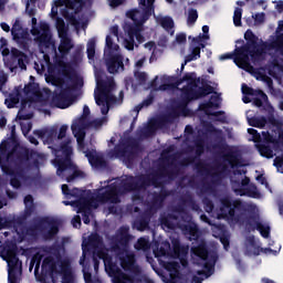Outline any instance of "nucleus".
Segmentation results:
<instances>
[{"label": "nucleus", "instance_id": "1", "mask_svg": "<svg viewBox=\"0 0 283 283\" xmlns=\"http://www.w3.org/2000/svg\"><path fill=\"white\" fill-rule=\"evenodd\" d=\"M170 160H175V157L166 156L163 158V164H159L156 171L148 175H126L124 178L119 179V181H114L113 184L108 185V187H114L127 193H139L142 191H146L150 187L159 189L163 186L161 179L174 181L178 176V170L171 168L174 167V161Z\"/></svg>", "mask_w": 283, "mask_h": 283}, {"label": "nucleus", "instance_id": "2", "mask_svg": "<svg viewBox=\"0 0 283 283\" xmlns=\"http://www.w3.org/2000/svg\"><path fill=\"white\" fill-rule=\"evenodd\" d=\"M244 40H247V44L234 49V54H222L220 60L227 61L233 59L238 67L253 70V66L250 64V59L253 63L260 61L264 53V46L258 43V36L254 35L251 30L244 32Z\"/></svg>", "mask_w": 283, "mask_h": 283}, {"label": "nucleus", "instance_id": "3", "mask_svg": "<svg viewBox=\"0 0 283 283\" xmlns=\"http://www.w3.org/2000/svg\"><path fill=\"white\" fill-rule=\"evenodd\" d=\"M130 238L129 227L122 226L116 234L111 237V251L119 256L122 270L136 273V255L134 253H126V250L129 248ZM124 253H126V255H124Z\"/></svg>", "mask_w": 283, "mask_h": 283}, {"label": "nucleus", "instance_id": "4", "mask_svg": "<svg viewBox=\"0 0 283 283\" xmlns=\"http://www.w3.org/2000/svg\"><path fill=\"white\" fill-rule=\"evenodd\" d=\"M71 144L72 139L70 138L62 142L57 151L62 153L63 157L57 156V158L53 159V166L57 167V177L65 179L69 184L83 175L81 170L75 169V165L72 161L74 149L70 146Z\"/></svg>", "mask_w": 283, "mask_h": 283}, {"label": "nucleus", "instance_id": "5", "mask_svg": "<svg viewBox=\"0 0 283 283\" xmlns=\"http://www.w3.org/2000/svg\"><path fill=\"white\" fill-rule=\"evenodd\" d=\"M39 232L42 233V237L45 240H54L59 234V222L49 217L41 218L34 224L25 228L24 235L32 240H36L39 238Z\"/></svg>", "mask_w": 283, "mask_h": 283}, {"label": "nucleus", "instance_id": "6", "mask_svg": "<svg viewBox=\"0 0 283 283\" xmlns=\"http://www.w3.org/2000/svg\"><path fill=\"white\" fill-rule=\"evenodd\" d=\"M96 256L104 262V270L106 274L113 279V283H133L134 277L124 273L116 263L113 261V256L105 251V249H92Z\"/></svg>", "mask_w": 283, "mask_h": 283}, {"label": "nucleus", "instance_id": "7", "mask_svg": "<svg viewBox=\"0 0 283 283\" xmlns=\"http://www.w3.org/2000/svg\"><path fill=\"white\" fill-rule=\"evenodd\" d=\"M220 212H222L223 219L231 221L233 223H240L247 208L240 199L232 200L229 197L220 199Z\"/></svg>", "mask_w": 283, "mask_h": 283}, {"label": "nucleus", "instance_id": "8", "mask_svg": "<svg viewBox=\"0 0 283 283\" xmlns=\"http://www.w3.org/2000/svg\"><path fill=\"white\" fill-rule=\"evenodd\" d=\"M8 263V283H18V273H21V261L18 258L17 244H9L2 251Z\"/></svg>", "mask_w": 283, "mask_h": 283}, {"label": "nucleus", "instance_id": "9", "mask_svg": "<svg viewBox=\"0 0 283 283\" xmlns=\"http://www.w3.org/2000/svg\"><path fill=\"white\" fill-rule=\"evenodd\" d=\"M97 93L94 94V101L97 106H105L107 102H116V96L112 92L116 88L114 77L107 80H96Z\"/></svg>", "mask_w": 283, "mask_h": 283}, {"label": "nucleus", "instance_id": "10", "mask_svg": "<svg viewBox=\"0 0 283 283\" xmlns=\"http://www.w3.org/2000/svg\"><path fill=\"white\" fill-rule=\"evenodd\" d=\"M205 150H206L205 138L197 137L195 139V154H196V156L185 158L182 160V165H185V166L192 165V164L196 163V160H199L195 165L197 172H199V175H208L209 174L208 164H205V161L199 159L205 154Z\"/></svg>", "mask_w": 283, "mask_h": 283}, {"label": "nucleus", "instance_id": "11", "mask_svg": "<svg viewBox=\"0 0 283 283\" xmlns=\"http://www.w3.org/2000/svg\"><path fill=\"white\" fill-rule=\"evenodd\" d=\"M57 31L60 35H63L59 44L60 56L66 57L70 51L74 50V42L67 36V28L65 27L64 19H57Z\"/></svg>", "mask_w": 283, "mask_h": 283}, {"label": "nucleus", "instance_id": "12", "mask_svg": "<svg viewBox=\"0 0 283 283\" xmlns=\"http://www.w3.org/2000/svg\"><path fill=\"white\" fill-rule=\"evenodd\" d=\"M127 193V191L116 189L114 186H106V190L97 195V200L104 203L118 205L120 203V197Z\"/></svg>", "mask_w": 283, "mask_h": 283}, {"label": "nucleus", "instance_id": "13", "mask_svg": "<svg viewBox=\"0 0 283 283\" xmlns=\"http://www.w3.org/2000/svg\"><path fill=\"white\" fill-rule=\"evenodd\" d=\"M248 134L252 136V140L254 144L260 145H279L280 140L276 137H273V135L270 134V132H263L258 133L254 128H248Z\"/></svg>", "mask_w": 283, "mask_h": 283}, {"label": "nucleus", "instance_id": "14", "mask_svg": "<svg viewBox=\"0 0 283 283\" xmlns=\"http://www.w3.org/2000/svg\"><path fill=\"white\" fill-rule=\"evenodd\" d=\"M104 247L105 244L103 242V238L98 233L90 234L88 242H86V244L82 247L83 255L82 259H80V264H84L86 251L103 249Z\"/></svg>", "mask_w": 283, "mask_h": 283}, {"label": "nucleus", "instance_id": "15", "mask_svg": "<svg viewBox=\"0 0 283 283\" xmlns=\"http://www.w3.org/2000/svg\"><path fill=\"white\" fill-rule=\"evenodd\" d=\"M247 229L248 231H251V232H253L254 230H258V232H260L261 237L264 239H269L271 234L270 226L261 223L258 220V218L254 216H251L248 218Z\"/></svg>", "mask_w": 283, "mask_h": 283}, {"label": "nucleus", "instance_id": "16", "mask_svg": "<svg viewBox=\"0 0 283 283\" xmlns=\"http://www.w3.org/2000/svg\"><path fill=\"white\" fill-rule=\"evenodd\" d=\"M196 88L198 86H182L181 88V103H179V107L186 108L189 103L192 101H198L201 98V96L197 93Z\"/></svg>", "mask_w": 283, "mask_h": 283}, {"label": "nucleus", "instance_id": "17", "mask_svg": "<svg viewBox=\"0 0 283 283\" xmlns=\"http://www.w3.org/2000/svg\"><path fill=\"white\" fill-rule=\"evenodd\" d=\"M170 196H171L170 190H167V188H164V187H161L159 192L157 191L151 192L150 209L158 210L164 208L165 201Z\"/></svg>", "mask_w": 283, "mask_h": 283}, {"label": "nucleus", "instance_id": "18", "mask_svg": "<svg viewBox=\"0 0 283 283\" xmlns=\"http://www.w3.org/2000/svg\"><path fill=\"white\" fill-rule=\"evenodd\" d=\"M124 59L120 54H108L106 57V69L109 74H116L124 71Z\"/></svg>", "mask_w": 283, "mask_h": 283}, {"label": "nucleus", "instance_id": "19", "mask_svg": "<svg viewBox=\"0 0 283 283\" xmlns=\"http://www.w3.org/2000/svg\"><path fill=\"white\" fill-rule=\"evenodd\" d=\"M52 105L57 107L59 109H66L70 105V88H62L60 93L53 95Z\"/></svg>", "mask_w": 283, "mask_h": 283}, {"label": "nucleus", "instance_id": "20", "mask_svg": "<svg viewBox=\"0 0 283 283\" xmlns=\"http://www.w3.org/2000/svg\"><path fill=\"white\" fill-rule=\"evenodd\" d=\"M63 205L66 207H74L77 209V211H84L88 208H96L95 199L94 198H86V197H80L78 200L73 201H63Z\"/></svg>", "mask_w": 283, "mask_h": 283}, {"label": "nucleus", "instance_id": "21", "mask_svg": "<svg viewBox=\"0 0 283 283\" xmlns=\"http://www.w3.org/2000/svg\"><path fill=\"white\" fill-rule=\"evenodd\" d=\"M218 97L212 95L210 96V101L207 103H200L199 105V111L203 112V114L208 116H213V117H219L224 114V112L219 111V112H212V108L218 109L219 108V103H217Z\"/></svg>", "mask_w": 283, "mask_h": 283}, {"label": "nucleus", "instance_id": "22", "mask_svg": "<svg viewBox=\"0 0 283 283\" xmlns=\"http://www.w3.org/2000/svg\"><path fill=\"white\" fill-rule=\"evenodd\" d=\"M190 253L202 261H210L212 258L218 260V255L214 252H210L205 243H200L197 247L190 248Z\"/></svg>", "mask_w": 283, "mask_h": 283}, {"label": "nucleus", "instance_id": "23", "mask_svg": "<svg viewBox=\"0 0 283 283\" xmlns=\"http://www.w3.org/2000/svg\"><path fill=\"white\" fill-rule=\"evenodd\" d=\"M11 35H13V40L20 44L21 50H29L30 46L27 42V33L23 32V28L20 24H13V28H11Z\"/></svg>", "mask_w": 283, "mask_h": 283}, {"label": "nucleus", "instance_id": "24", "mask_svg": "<svg viewBox=\"0 0 283 283\" xmlns=\"http://www.w3.org/2000/svg\"><path fill=\"white\" fill-rule=\"evenodd\" d=\"M223 158L232 169L244 167L242 155L239 150L228 149Z\"/></svg>", "mask_w": 283, "mask_h": 283}, {"label": "nucleus", "instance_id": "25", "mask_svg": "<svg viewBox=\"0 0 283 283\" xmlns=\"http://www.w3.org/2000/svg\"><path fill=\"white\" fill-rule=\"evenodd\" d=\"M142 29L139 24H132L127 29V35L128 38L124 40V43L126 44V50L134 51V46L136 45V42L134 41L135 35H142L140 33Z\"/></svg>", "mask_w": 283, "mask_h": 283}, {"label": "nucleus", "instance_id": "26", "mask_svg": "<svg viewBox=\"0 0 283 283\" xmlns=\"http://www.w3.org/2000/svg\"><path fill=\"white\" fill-rule=\"evenodd\" d=\"M62 275V283H74V273L70 266L69 260L60 261V273Z\"/></svg>", "mask_w": 283, "mask_h": 283}, {"label": "nucleus", "instance_id": "27", "mask_svg": "<svg viewBox=\"0 0 283 283\" xmlns=\"http://www.w3.org/2000/svg\"><path fill=\"white\" fill-rule=\"evenodd\" d=\"M34 156H36V151L24 149L13 153V156H11V161H14L18 165H23L24 163L30 161V159Z\"/></svg>", "mask_w": 283, "mask_h": 283}, {"label": "nucleus", "instance_id": "28", "mask_svg": "<svg viewBox=\"0 0 283 283\" xmlns=\"http://www.w3.org/2000/svg\"><path fill=\"white\" fill-rule=\"evenodd\" d=\"M268 252H273V249L266 248L263 249L261 248L256 241L254 240V237H250L248 239V247H247V253L248 255H254L258 256L261 253H268Z\"/></svg>", "mask_w": 283, "mask_h": 283}, {"label": "nucleus", "instance_id": "29", "mask_svg": "<svg viewBox=\"0 0 283 283\" xmlns=\"http://www.w3.org/2000/svg\"><path fill=\"white\" fill-rule=\"evenodd\" d=\"M203 270H197V276H202L203 279H209L213 274V266H216L217 259L212 256L210 260L203 261Z\"/></svg>", "mask_w": 283, "mask_h": 283}, {"label": "nucleus", "instance_id": "30", "mask_svg": "<svg viewBox=\"0 0 283 283\" xmlns=\"http://www.w3.org/2000/svg\"><path fill=\"white\" fill-rule=\"evenodd\" d=\"M85 157L88 158L91 167H96V168L106 167L105 158L103 156L96 155L95 151L86 150Z\"/></svg>", "mask_w": 283, "mask_h": 283}, {"label": "nucleus", "instance_id": "31", "mask_svg": "<svg viewBox=\"0 0 283 283\" xmlns=\"http://www.w3.org/2000/svg\"><path fill=\"white\" fill-rule=\"evenodd\" d=\"M241 94H243L244 96H260V98H263L264 102H268L266 93L261 90H254L247 84L241 85Z\"/></svg>", "mask_w": 283, "mask_h": 283}, {"label": "nucleus", "instance_id": "32", "mask_svg": "<svg viewBox=\"0 0 283 283\" xmlns=\"http://www.w3.org/2000/svg\"><path fill=\"white\" fill-rule=\"evenodd\" d=\"M188 82V86L198 87V84L201 82V78L197 77L196 73H186L185 76L176 81V85L180 86L182 83Z\"/></svg>", "mask_w": 283, "mask_h": 283}, {"label": "nucleus", "instance_id": "33", "mask_svg": "<svg viewBox=\"0 0 283 283\" xmlns=\"http://www.w3.org/2000/svg\"><path fill=\"white\" fill-rule=\"evenodd\" d=\"M180 201L182 206L189 207L192 211H201V207H199L198 202H196L195 198L190 192H187L185 196H182L180 198Z\"/></svg>", "mask_w": 283, "mask_h": 283}, {"label": "nucleus", "instance_id": "34", "mask_svg": "<svg viewBox=\"0 0 283 283\" xmlns=\"http://www.w3.org/2000/svg\"><path fill=\"white\" fill-rule=\"evenodd\" d=\"M279 29L283 31V21L279 22ZM272 49L281 53V56H283V33L277 34L275 40L272 41Z\"/></svg>", "mask_w": 283, "mask_h": 283}, {"label": "nucleus", "instance_id": "35", "mask_svg": "<svg viewBox=\"0 0 283 283\" xmlns=\"http://www.w3.org/2000/svg\"><path fill=\"white\" fill-rule=\"evenodd\" d=\"M11 158H0V169L4 175L13 177L14 168L10 165Z\"/></svg>", "mask_w": 283, "mask_h": 283}, {"label": "nucleus", "instance_id": "36", "mask_svg": "<svg viewBox=\"0 0 283 283\" xmlns=\"http://www.w3.org/2000/svg\"><path fill=\"white\" fill-rule=\"evenodd\" d=\"M256 149L260 151V155L264 158L271 159L274 157L273 148L270 146V144H256Z\"/></svg>", "mask_w": 283, "mask_h": 283}, {"label": "nucleus", "instance_id": "37", "mask_svg": "<svg viewBox=\"0 0 283 283\" xmlns=\"http://www.w3.org/2000/svg\"><path fill=\"white\" fill-rule=\"evenodd\" d=\"M181 230L185 231L192 238V240H198L199 238V229L198 226L193 222H190L189 224H182Z\"/></svg>", "mask_w": 283, "mask_h": 283}, {"label": "nucleus", "instance_id": "38", "mask_svg": "<svg viewBox=\"0 0 283 283\" xmlns=\"http://www.w3.org/2000/svg\"><path fill=\"white\" fill-rule=\"evenodd\" d=\"M10 150V143L7 140L0 144V159H11L13 157V151Z\"/></svg>", "mask_w": 283, "mask_h": 283}, {"label": "nucleus", "instance_id": "39", "mask_svg": "<svg viewBox=\"0 0 283 283\" xmlns=\"http://www.w3.org/2000/svg\"><path fill=\"white\" fill-rule=\"evenodd\" d=\"M23 92L25 96H39L41 94V91L39 90V84L36 83L25 84Z\"/></svg>", "mask_w": 283, "mask_h": 283}, {"label": "nucleus", "instance_id": "40", "mask_svg": "<svg viewBox=\"0 0 283 283\" xmlns=\"http://www.w3.org/2000/svg\"><path fill=\"white\" fill-rule=\"evenodd\" d=\"M248 124L253 128H264L268 124L266 117H252L248 119Z\"/></svg>", "mask_w": 283, "mask_h": 283}, {"label": "nucleus", "instance_id": "41", "mask_svg": "<svg viewBox=\"0 0 283 283\" xmlns=\"http://www.w3.org/2000/svg\"><path fill=\"white\" fill-rule=\"evenodd\" d=\"M57 66L62 70V75L66 80H72V66L64 61H59Z\"/></svg>", "mask_w": 283, "mask_h": 283}, {"label": "nucleus", "instance_id": "42", "mask_svg": "<svg viewBox=\"0 0 283 283\" xmlns=\"http://www.w3.org/2000/svg\"><path fill=\"white\" fill-rule=\"evenodd\" d=\"M196 92L201 98H205L206 96L213 94V87L210 84H206L202 86H197Z\"/></svg>", "mask_w": 283, "mask_h": 283}, {"label": "nucleus", "instance_id": "43", "mask_svg": "<svg viewBox=\"0 0 283 283\" xmlns=\"http://www.w3.org/2000/svg\"><path fill=\"white\" fill-rule=\"evenodd\" d=\"M159 25H161L165 31H170L175 28V22L171 17H163L161 19H159Z\"/></svg>", "mask_w": 283, "mask_h": 283}, {"label": "nucleus", "instance_id": "44", "mask_svg": "<svg viewBox=\"0 0 283 283\" xmlns=\"http://www.w3.org/2000/svg\"><path fill=\"white\" fill-rule=\"evenodd\" d=\"M90 123L88 117L82 116L78 119H76L75 123L72 124V128H90Z\"/></svg>", "mask_w": 283, "mask_h": 283}, {"label": "nucleus", "instance_id": "45", "mask_svg": "<svg viewBox=\"0 0 283 283\" xmlns=\"http://www.w3.org/2000/svg\"><path fill=\"white\" fill-rule=\"evenodd\" d=\"M78 191H80L78 188H73L72 190H70L67 184H63L62 185V193H63V196L78 198Z\"/></svg>", "mask_w": 283, "mask_h": 283}, {"label": "nucleus", "instance_id": "46", "mask_svg": "<svg viewBox=\"0 0 283 283\" xmlns=\"http://www.w3.org/2000/svg\"><path fill=\"white\" fill-rule=\"evenodd\" d=\"M95 48H96V40L92 39L88 41L86 45V54L88 55V60L95 59Z\"/></svg>", "mask_w": 283, "mask_h": 283}, {"label": "nucleus", "instance_id": "47", "mask_svg": "<svg viewBox=\"0 0 283 283\" xmlns=\"http://www.w3.org/2000/svg\"><path fill=\"white\" fill-rule=\"evenodd\" d=\"M106 50L109 52V54H113V52H117V50H119V45L113 42L112 35H106Z\"/></svg>", "mask_w": 283, "mask_h": 283}, {"label": "nucleus", "instance_id": "48", "mask_svg": "<svg viewBox=\"0 0 283 283\" xmlns=\"http://www.w3.org/2000/svg\"><path fill=\"white\" fill-rule=\"evenodd\" d=\"M233 24L237 28L242 27V9L241 8L234 9V12H233Z\"/></svg>", "mask_w": 283, "mask_h": 283}, {"label": "nucleus", "instance_id": "49", "mask_svg": "<svg viewBox=\"0 0 283 283\" xmlns=\"http://www.w3.org/2000/svg\"><path fill=\"white\" fill-rule=\"evenodd\" d=\"M153 12H154V8L153 7L144 8L142 10L140 23H145L148 19H150Z\"/></svg>", "mask_w": 283, "mask_h": 283}, {"label": "nucleus", "instance_id": "50", "mask_svg": "<svg viewBox=\"0 0 283 283\" xmlns=\"http://www.w3.org/2000/svg\"><path fill=\"white\" fill-rule=\"evenodd\" d=\"M87 128H77V127H72V133L73 136L76 138V140H82L85 139L86 137V130Z\"/></svg>", "mask_w": 283, "mask_h": 283}, {"label": "nucleus", "instance_id": "51", "mask_svg": "<svg viewBox=\"0 0 283 283\" xmlns=\"http://www.w3.org/2000/svg\"><path fill=\"white\" fill-rule=\"evenodd\" d=\"M130 155L129 148L127 146H122L116 148V156L119 158H127Z\"/></svg>", "mask_w": 283, "mask_h": 283}, {"label": "nucleus", "instance_id": "52", "mask_svg": "<svg viewBox=\"0 0 283 283\" xmlns=\"http://www.w3.org/2000/svg\"><path fill=\"white\" fill-rule=\"evenodd\" d=\"M150 223L149 217H142L140 220H138V230L144 231L148 228V224Z\"/></svg>", "mask_w": 283, "mask_h": 283}, {"label": "nucleus", "instance_id": "53", "mask_svg": "<svg viewBox=\"0 0 283 283\" xmlns=\"http://www.w3.org/2000/svg\"><path fill=\"white\" fill-rule=\"evenodd\" d=\"M202 203H203V210H206L207 213H212L213 211V202L210 198H203L202 199Z\"/></svg>", "mask_w": 283, "mask_h": 283}, {"label": "nucleus", "instance_id": "54", "mask_svg": "<svg viewBox=\"0 0 283 283\" xmlns=\"http://www.w3.org/2000/svg\"><path fill=\"white\" fill-rule=\"evenodd\" d=\"M196 21H198V10L189 9V11H188V23L189 24H195Z\"/></svg>", "mask_w": 283, "mask_h": 283}, {"label": "nucleus", "instance_id": "55", "mask_svg": "<svg viewBox=\"0 0 283 283\" xmlns=\"http://www.w3.org/2000/svg\"><path fill=\"white\" fill-rule=\"evenodd\" d=\"M135 249H137L138 251H145L148 249V241L147 239L140 238L137 241V244H135Z\"/></svg>", "mask_w": 283, "mask_h": 283}, {"label": "nucleus", "instance_id": "56", "mask_svg": "<svg viewBox=\"0 0 283 283\" xmlns=\"http://www.w3.org/2000/svg\"><path fill=\"white\" fill-rule=\"evenodd\" d=\"M76 213H82L83 223H85L86 226L90 224V213H92V208H88L84 211L76 210Z\"/></svg>", "mask_w": 283, "mask_h": 283}, {"label": "nucleus", "instance_id": "57", "mask_svg": "<svg viewBox=\"0 0 283 283\" xmlns=\"http://www.w3.org/2000/svg\"><path fill=\"white\" fill-rule=\"evenodd\" d=\"M57 265V263L54 261V259H52V256H48L44 259V261H42V271H44L45 268H50V266H55Z\"/></svg>", "mask_w": 283, "mask_h": 283}, {"label": "nucleus", "instance_id": "58", "mask_svg": "<svg viewBox=\"0 0 283 283\" xmlns=\"http://www.w3.org/2000/svg\"><path fill=\"white\" fill-rule=\"evenodd\" d=\"M105 123V117L99 119H93L88 124V128H102L103 124Z\"/></svg>", "mask_w": 283, "mask_h": 283}, {"label": "nucleus", "instance_id": "59", "mask_svg": "<svg viewBox=\"0 0 283 283\" xmlns=\"http://www.w3.org/2000/svg\"><path fill=\"white\" fill-rule=\"evenodd\" d=\"M154 99H155L154 95L151 94L148 95L147 99H145L144 102H142L140 105L137 106V111L139 112L140 109H143L144 106L145 107L150 106L154 103Z\"/></svg>", "mask_w": 283, "mask_h": 283}, {"label": "nucleus", "instance_id": "60", "mask_svg": "<svg viewBox=\"0 0 283 283\" xmlns=\"http://www.w3.org/2000/svg\"><path fill=\"white\" fill-rule=\"evenodd\" d=\"M83 277L85 279V283H102V280L93 279L92 273L90 272H85Z\"/></svg>", "mask_w": 283, "mask_h": 283}, {"label": "nucleus", "instance_id": "61", "mask_svg": "<svg viewBox=\"0 0 283 283\" xmlns=\"http://www.w3.org/2000/svg\"><path fill=\"white\" fill-rule=\"evenodd\" d=\"M135 78L138 81V83L144 85L147 82V73L137 72L135 73Z\"/></svg>", "mask_w": 283, "mask_h": 283}, {"label": "nucleus", "instance_id": "62", "mask_svg": "<svg viewBox=\"0 0 283 283\" xmlns=\"http://www.w3.org/2000/svg\"><path fill=\"white\" fill-rule=\"evenodd\" d=\"M69 126L62 125L60 126L59 133H57V139H64L65 136H67Z\"/></svg>", "mask_w": 283, "mask_h": 283}, {"label": "nucleus", "instance_id": "63", "mask_svg": "<svg viewBox=\"0 0 283 283\" xmlns=\"http://www.w3.org/2000/svg\"><path fill=\"white\" fill-rule=\"evenodd\" d=\"M57 129L56 128H51L48 129V140L49 143H52L55 138H57Z\"/></svg>", "mask_w": 283, "mask_h": 283}, {"label": "nucleus", "instance_id": "64", "mask_svg": "<svg viewBox=\"0 0 283 283\" xmlns=\"http://www.w3.org/2000/svg\"><path fill=\"white\" fill-rule=\"evenodd\" d=\"M172 253H175L176 258H181V256H185L188 253V251L185 247L180 249L174 248Z\"/></svg>", "mask_w": 283, "mask_h": 283}]
</instances>
